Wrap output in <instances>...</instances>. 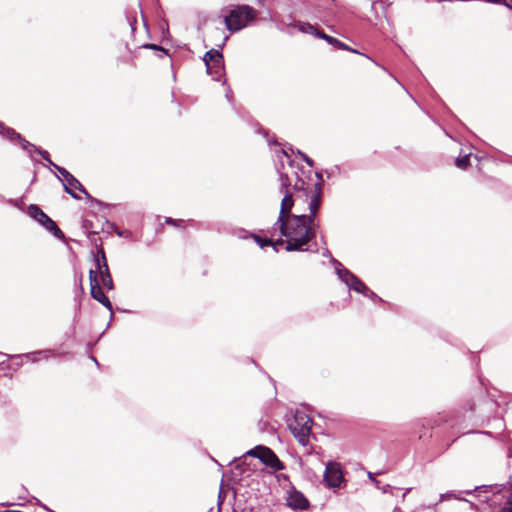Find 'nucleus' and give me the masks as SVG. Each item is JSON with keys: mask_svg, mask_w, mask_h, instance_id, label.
Here are the masks:
<instances>
[{"mask_svg": "<svg viewBox=\"0 0 512 512\" xmlns=\"http://www.w3.org/2000/svg\"><path fill=\"white\" fill-rule=\"evenodd\" d=\"M323 177L315 173V181L305 180L297 172L281 175L284 196L277 222L286 238L287 251H303L316 236V216L323 200Z\"/></svg>", "mask_w": 512, "mask_h": 512, "instance_id": "nucleus-1", "label": "nucleus"}, {"mask_svg": "<svg viewBox=\"0 0 512 512\" xmlns=\"http://www.w3.org/2000/svg\"><path fill=\"white\" fill-rule=\"evenodd\" d=\"M256 17L257 11L253 7L236 5L224 17V24L231 33H234L247 27L249 23L255 21Z\"/></svg>", "mask_w": 512, "mask_h": 512, "instance_id": "nucleus-2", "label": "nucleus"}, {"mask_svg": "<svg viewBox=\"0 0 512 512\" xmlns=\"http://www.w3.org/2000/svg\"><path fill=\"white\" fill-rule=\"evenodd\" d=\"M313 420L305 413L297 411L289 423V429L297 441L306 446L309 443Z\"/></svg>", "mask_w": 512, "mask_h": 512, "instance_id": "nucleus-3", "label": "nucleus"}, {"mask_svg": "<svg viewBox=\"0 0 512 512\" xmlns=\"http://www.w3.org/2000/svg\"><path fill=\"white\" fill-rule=\"evenodd\" d=\"M28 214L30 217L35 219L41 225H43L48 231H50L55 237L59 239L64 238V233L57 226L54 220H52L38 205L31 204L28 207Z\"/></svg>", "mask_w": 512, "mask_h": 512, "instance_id": "nucleus-4", "label": "nucleus"}, {"mask_svg": "<svg viewBox=\"0 0 512 512\" xmlns=\"http://www.w3.org/2000/svg\"><path fill=\"white\" fill-rule=\"evenodd\" d=\"M247 455L260 459L261 462H263L266 466L276 471L285 469L284 464L269 447L261 445L256 446L255 448L249 450Z\"/></svg>", "mask_w": 512, "mask_h": 512, "instance_id": "nucleus-5", "label": "nucleus"}, {"mask_svg": "<svg viewBox=\"0 0 512 512\" xmlns=\"http://www.w3.org/2000/svg\"><path fill=\"white\" fill-rule=\"evenodd\" d=\"M206 70L213 79L219 80L224 70V58L222 53L217 49H210L203 57Z\"/></svg>", "mask_w": 512, "mask_h": 512, "instance_id": "nucleus-6", "label": "nucleus"}, {"mask_svg": "<svg viewBox=\"0 0 512 512\" xmlns=\"http://www.w3.org/2000/svg\"><path fill=\"white\" fill-rule=\"evenodd\" d=\"M57 170L63 177V186L66 193L71 195L74 199H80V197L75 193V190H78L85 194L86 197H91L85 187L80 183V181L75 178L68 170L63 167H57Z\"/></svg>", "mask_w": 512, "mask_h": 512, "instance_id": "nucleus-7", "label": "nucleus"}, {"mask_svg": "<svg viewBox=\"0 0 512 512\" xmlns=\"http://www.w3.org/2000/svg\"><path fill=\"white\" fill-rule=\"evenodd\" d=\"M89 282H90V294L91 296L101 303L104 307H106L109 310H112V304L109 300V298L105 295L101 288V284L99 279H97V271L96 270H90L89 271Z\"/></svg>", "mask_w": 512, "mask_h": 512, "instance_id": "nucleus-8", "label": "nucleus"}, {"mask_svg": "<svg viewBox=\"0 0 512 512\" xmlns=\"http://www.w3.org/2000/svg\"><path fill=\"white\" fill-rule=\"evenodd\" d=\"M324 479L329 487H339L343 480L340 465L335 462H329L325 469Z\"/></svg>", "mask_w": 512, "mask_h": 512, "instance_id": "nucleus-9", "label": "nucleus"}, {"mask_svg": "<svg viewBox=\"0 0 512 512\" xmlns=\"http://www.w3.org/2000/svg\"><path fill=\"white\" fill-rule=\"evenodd\" d=\"M287 505L293 510H305L309 507V501L301 492L294 490L289 493Z\"/></svg>", "mask_w": 512, "mask_h": 512, "instance_id": "nucleus-10", "label": "nucleus"}, {"mask_svg": "<svg viewBox=\"0 0 512 512\" xmlns=\"http://www.w3.org/2000/svg\"><path fill=\"white\" fill-rule=\"evenodd\" d=\"M94 270L97 271V279H99L100 284H102L107 290H112L114 288V283L108 264L96 266Z\"/></svg>", "mask_w": 512, "mask_h": 512, "instance_id": "nucleus-11", "label": "nucleus"}, {"mask_svg": "<svg viewBox=\"0 0 512 512\" xmlns=\"http://www.w3.org/2000/svg\"><path fill=\"white\" fill-rule=\"evenodd\" d=\"M319 38L325 40L327 43H329L330 45L334 46L335 48H337L339 50H345V51H350L352 53L359 54V52L357 50L349 47L347 44L343 43L342 41L338 40L337 38L326 34L323 30L321 33H319Z\"/></svg>", "mask_w": 512, "mask_h": 512, "instance_id": "nucleus-12", "label": "nucleus"}, {"mask_svg": "<svg viewBox=\"0 0 512 512\" xmlns=\"http://www.w3.org/2000/svg\"><path fill=\"white\" fill-rule=\"evenodd\" d=\"M347 284L351 289L364 293L367 290L366 285L355 275L348 273V278L346 279Z\"/></svg>", "mask_w": 512, "mask_h": 512, "instance_id": "nucleus-13", "label": "nucleus"}, {"mask_svg": "<svg viewBox=\"0 0 512 512\" xmlns=\"http://www.w3.org/2000/svg\"><path fill=\"white\" fill-rule=\"evenodd\" d=\"M296 27L302 33L311 34V35H313L315 37H318V38H319V33L322 32L321 29H319L316 26H314V25H312L310 23H307V22H298L296 24Z\"/></svg>", "mask_w": 512, "mask_h": 512, "instance_id": "nucleus-14", "label": "nucleus"}, {"mask_svg": "<svg viewBox=\"0 0 512 512\" xmlns=\"http://www.w3.org/2000/svg\"><path fill=\"white\" fill-rule=\"evenodd\" d=\"M0 134L11 141H18L21 139V135L14 129L7 127L2 121H0Z\"/></svg>", "mask_w": 512, "mask_h": 512, "instance_id": "nucleus-15", "label": "nucleus"}, {"mask_svg": "<svg viewBox=\"0 0 512 512\" xmlns=\"http://www.w3.org/2000/svg\"><path fill=\"white\" fill-rule=\"evenodd\" d=\"M108 264L106 254L102 245H100L97 249V253L95 255V267L99 265Z\"/></svg>", "mask_w": 512, "mask_h": 512, "instance_id": "nucleus-16", "label": "nucleus"}, {"mask_svg": "<svg viewBox=\"0 0 512 512\" xmlns=\"http://www.w3.org/2000/svg\"><path fill=\"white\" fill-rule=\"evenodd\" d=\"M455 165L460 169H467L468 166L470 165V156L464 155L462 157L457 158L455 161Z\"/></svg>", "mask_w": 512, "mask_h": 512, "instance_id": "nucleus-17", "label": "nucleus"}, {"mask_svg": "<svg viewBox=\"0 0 512 512\" xmlns=\"http://www.w3.org/2000/svg\"><path fill=\"white\" fill-rule=\"evenodd\" d=\"M252 237L255 240V242L257 244H259V246L262 247V248H264L266 246H270L271 244H274L273 240L269 239V238H262V237H260L259 235H256V234H253Z\"/></svg>", "mask_w": 512, "mask_h": 512, "instance_id": "nucleus-18", "label": "nucleus"}, {"mask_svg": "<svg viewBox=\"0 0 512 512\" xmlns=\"http://www.w3.org/2000/svg\"><path fill=\"white\" fill-rule=\"evenodd\" d=\"M165 223L168 225L178 227V228H184V225H183L184 221L181 219H173L171 217H166Z\"/></svg>", "mask_w": 512, "mask_h": 512, "instance_id": "nucleus-19", "label": "nucleus"}, {"mask_svg": "<svg viewBox=\"0 0 512 512\" xmlns=\"http://www.w3.org/2000/svg\"><path fill=\"white\" fill-rule=\"evenodd\" d=\"M502 512H512V491L507 496V499L502 507Z\"/></svg>", "mask_w": 512, "mask_h": 512, "instance_id": "nucleus-20", "label": "nucleus"}, {"mask_svg": "<svg viewBox=\"0 0 512 512\" xmlns=\"http://www.w3.org/2000/svg\"><path fill=\"white\" fill-rule=\"evenodd\" d=\"M142 48H146V49H153V50H157V51H160L164 54H167V51L161 47V46H158L156 44H144L141 46Z\"/></svg>", "mask_w": 512, "mask_h": 512, "instance_id": "nucleus-21", "label": "nucleus"}, {"mask_svg": "<svg viewBox=\"0 0 512 512\" xmlns=\"http://www.w3.org/2000/svg\"><path fill=\"white\" fill-rule=\"evenodd\" d=\"M302 155V158L303 160L310 166L312 167L314 165V161L309 158L306 154H301Z\"/></svg>", "mask_w": 512, "mask_h": 512, "instance_id": "nucleus-22", "label": "nucleus"}, {"mask_svg": "<svg viewBox=\"0 0 512 512\" xmlns=\"http://www.w3.org/2000/svg\"><path fill=\"white\" fill-rule=\"evenodd\" d=\"M273 243H274V244H271V246H273V247H274V249L277 251V248H276V247H277V246H282V245H284V240H282V239H278V240H276L275 242L273 241Z\"/></svg>", "mask_w": 512, "mask_h": 512, "instance_id": "nucleus-23", "label": "nucleus"}, {"mask_svg": "<svg viewBox=\"0 0 512 512\" xmlns=\"http://www.w3.org/2000/svg\"><path fill=\"white\" fill-rule=\"evenodd\" d=\"M135 57L132 55V52L129 50V59H126L125 62L129 64H134Z\"/></svg>", "mask_w": 512, "mask_h": 512, "instance_id": "nucleus-24", "label": "nucleus"}, {"mask_svg": "<svg viewBox=\"0 0 512 512\" xmlns=\"http://www.w3.org/2000/svg\"><path fill=\"white\" fill-rule=\"evenodd\" d=\"M501 2L508 8L512 9V0H501Z\"/></svg>", "mask_w": 512, "mask_h": 512, "instance_id": "nucleus-25", "label": "nucleus"}, {"mask_svg": "<svg viewBox=\"0 0 512 512\" xmlns=\"http://www.w3.org/2000/svg\"><path fill=\"white\" fill-rule=\"evenodd\" d=\"M369 478L371 479V481H373V482L377 483L376 479L372 476V474H371V473H369Z\"/></svg>", "mask_w": 512, "mask_h": 512, "instance_id": "nucleus-26", "label": "nucleus"}, {"mask_svg": "<svg viewBox=\"0 0 512 512\" xmlns=\"http://www.w3.org/2000/svg\"><path fill=\"white\" fill-rule=\"evenodd\" d=\"M227 39H228V37H227V36H225V37H224V39H223V43H222L221 47L224 45V43H225V41H226Z\"/></svg>", "mask_w": 512, "mask_h": 512, "instance_id": "nucleus-27", "label": "nucleus"}]
</instances>
